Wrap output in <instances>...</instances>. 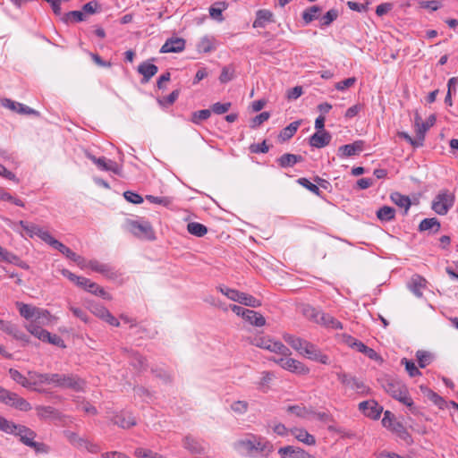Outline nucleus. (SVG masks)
Returning a JSON list of instances; mask_svg holds the SVG:
<instances>
[{
	"label": "nucleus",
	"mask_w": 458,
	"mask_h": 458,
	"mask_svg": "<svg viewBox=\"0 0 458 458\" xmlns=\"http://www.w3.org/2000/svg\"><path fill=\"white\" fill-rule=\"evenodd\" d=\"M113 421L123 428H129L136 424L135 418L130 413L116 414Z\"/></svg>",
	"instance_id": "c85d7f7f"
},
{
	"label": "nucleus",
	"mask_w": 458,
	"mask_h": 458,
	"mask_svg": "<svg viewBox=\"0 0 458 458\" xmlns=\"http://www.w3.org/2000/svg\"><path fill=\"white\" fill-rule=\"evenodd\" d=\"M338 17V11L331 9L321 18V26H329Z\"/></svg>",
	"instance_id": "5fc2aeb1"
},
{
	"label": "nucleus",
	"mask_w": 458,
	"mask_h": 458,
	"mask_svg": "<svg viewBox=\"0 0 458 458\" xmlns=\"http://www.w3.org/2000/svg\"><path fill=\"white\" fill-rule=\"evenodd\" d=\"M243 318L255 327H263L266 324L265 318L259 312L248 310Z\"/></svg>",
	"instance_id": "2f4dec72"
},
{
	"label": "nucleus",
	"mask_w": 458,
	"mask_h": 458,
	"mask_svg": "<svg viewBox=\"0 0 458 458\" xmlns=\"http://www.w3.org/2000/svg\"><path fill=\"white\" fill-rule=\"evenodd\" d=\"M185 48V40L182 38H168L160 48V53H180Z\"/></svg>",
	"instance_id": "dca6fc26"
},
{
	"label": "nucleus",
	"mask_w": 458,
	"mask_h": 458,
	"mask_svg": "<svg viewBox=\"0 0 458 458\" xmlns=\"http://www.w3.org/2000/svg\"><path fill=\"white\" fill-rule=\"evenodd\" d=\"M0 330L6 333L7 335H12L16 340L25 343L29 342L28 335L23 331H21L17 325L10 321L0 319Z\"/></svg>",
	"instance_id": "f8f14e48"
},
{
	"label": "nucleus",
	"mask_w": 458,
	"mask_h": 458,
	"mask_svg": "<svg viewBox=\"0 0 458 458\" xmlns=\"http://www.w3.org/2000/svg\"><path fill=\"white\" fill-rule=\"evenodd\" d=\"M234 448L250 457L261 458H267L274 450L273 445L268 440L256 435H249L237 440Z\"/></svg>",
	"instance_id": "f03ea898"
},
{
	"label": "nucleus",
	"mask_w": 458,
	"mask_h": 458,
	"mask_svg": "<svg viewBox=\"0 0 458 458\" xmlns=\"http://www.w3.org/2000/svg\"><path fill=\"white\" fill-rule=\"evenodd\" d=\"M436 122L435 115H430L426 122H422L421 117L419 114H416L414 117V125L416 128V134L421 143L423 144L425 140L426 131L434 125Z\"/></svg>",
	"instance_id": "4468645a"
},
{
	"label": "nucleus",
	"mask_w": 458,
	"mask_h": 458,
	"mask_svg": "<svg viewBox=\"0 0 458 458\" xmlns=\"http://www.w3.org/2000/svg\"><path fill=\"white\" fill-rule=\"evenodd\" d=\"M214 38L204 36L197 43L196 48L199 53H209L214 49Z\"/></svg>",
	"instance_id": "72a5a7b5"
},
{
	"label": "nucleus",
	"mask_w": 458,
	"mask_h": 458,
	"mask_svg": "<svg viewBox=\"0 0 458 458\" xmlns=\"http://www.w3.org/2000/svg\"><path fill=\"white\" fill-rule=\"evenodd\" d=\"M301 161H303L302 156L290 153L284 154L277 159L278 165L283 168L293 167Z\"/></svg>",
	"instance_id": "bb28decb"
},
{
	"label": "nucleus",
	"mask_w": 458,
	"mask_h": 458,
	"mask_svg": "<svg viewBox=\"0 0 458 458\" xmlns=\"http://www.w3.org/2000/svg\"><path fill=\"white\" fill-rule=\"evenodd\" d=\"M266 350L272 352L281 354L282 356H290L292 354L290 349L283 344L281 342L270 340L267 346H265Z\"/></svg>",
	"instance_id": "473e14b6"
},
{
	"label": "nucleus",
	"mask_w": 458,
	"mask_h": 458,
	"mask_svg": "<svg viewBox=\"0 0 458 458\" xmlns=\"http://www.w3.org/2000/svg\"><path fill=\"white\" fill-rule=\"evenodd\" d=\"M286 411L302 419H307L313 413V411L307 409L303 405H290L286 408Z\"/></svg>",
	"instance_id": "c9c22d12"
},
{
	"label": "nucleus",
	"mask_w": 458,
	"mask_h": 458,
	"mask_svg": "<svg viewBox=\"0 0 458 458\" xmlns=\"http://www.w3.org/2000/svg\"><path fill=\"white\" fill-rule=\"evenodd\" d=\"M43 342L49 343V344H51L53 345H55V346L61 347V348H65L66 347V345L64 344V340L59 335H52L48 331L46 332L45 337L43 339Z\"/></svg>",
	"instance_id": "3c124183"
},
{
	"label": "nucleus",
	"mask_w": 458,
	"mask_h": 458,
	"mask_svg": "<svg viewBox=\"0 0 458 458\" xmlns=\"http://www.w3.org/2000/svg\"><path fill=\"white\" fill-rule=\"evenodd\" d=\"M420 231L432 230L433 232H438L440 229V223L435 217L423 219L420 225Z\"/></svg>",
	"instance_id": "4c0bfd02"
},
{
	"label": "nucleus",
	"mask_w": 458,
	"mask_h": 458,
	"mask_svg": "<svg viewBox=\"0 0 458 458\" xmlns=\"http://www.w3.org/2000/svg\"><path fill=\"white\" fill-rule=\"evenodd\" d=\"M226 7H227V4L225 2L216 3L214 5H212L209 8V15L211 16V18H213L218 21H224L222 12L224 10H225Z\"/></svg>",
	"instance_id": "58836bf2"
},
{
	"label": "nucleus",
	"mask_w": 458,
	"mask_h": 458,
	"mask_svg": "<svg viewBox=\"0 0 458 458\" xmlns=\"http://www.w3.org/2000/svg\"><path fill=\"white\" fill-rule=\"evenodd\" d=\"M9 375L13 380L22 386L23 387H31L33 385V380H30L25 377L20 371L15 369H9Z\"/></svg>",
	"instance_id": "f704fd0d"
},
{
	"label": "nucleus",
	"mask_w": 458,
	"mask_h": 458,
	"mask_svg": "<svg viewBox=\"0 0 458 458\" xmlns=\"http://www.w3.org/2000/svg\"><path fill=\"white\" fill-rule=\"evenodd\" d=\"M416 357L418 360L419 366L420 368H425L426 366H428L432 359L430 353L424 351H418L416 353Z\"/></svg>",
	"instance_id": "6e6d98bb"
},
{
	"label": "nucleus",
	"mask_w": 458,
	"mask_h": 458,
	"mask_svg": "<svg viewBox=\"0 0 458 458\" xmlns=\"http://www.w3.org/2000/svg\"><path fill=\"white\" fill-rule=\"evenodd\" d=\"M187 231L194 236L203 237L208 233V228L200 223L191 222L187 225Z\"/></svg>",
	"instance_id": "e433bc0d"
},
{
	"label": "nucleus",
	"mask_w": 458,
	"mask_h": 458,
	"mask_svg": "<svg viewBox=\"0 0 458 458\" xmlns=\"http://www.w3.org/2000/svg\"><path fill=\"white\" fill-rule=\"evenodd\" d=\"M291 435H293L298 441L308 445H314L316 444V438L313 435L310 434L306 429L300 428H293L290 429Z\"/></svg>",
	"instance_id": "4be33fe9"
},
{
	"label": "nucleus",
	"mask_w": 458,
	"mask_h": 458,
	"mask_svg": "<svg viewBox=\"0 0 458 458\" xmlns=\"http://www.w3.org/2000/svg\"><path fill=\"white\" fill-rule=\"evenodd\" d=\"M16 306L21 316L26 319H32L38 312H41L38 308L22 302H16Z\"/></svg>",
	"instance_id": "7c9ffc66"
},
{
	"label": "nucleus",
	"mask_w": 458,
	"mask_h": 458,
	"mask_svg": "<svg viewBox=\"0 0 458 458\" xmlns=\"http://www.w3.org/2000/svg\"><path fill=\"white\" fill-rule=\"evenodd\" d=\"M298 183L317 196H321V191L318 186L310 182L307 178H300L298 180Z\"/></svg>",
	"instance_id": "864d4df0"
},
{
	"label": "nucleus",
	"mask_w": 458,
	"mask_h": 458,
	"mask_svg": "<svg viewBox=\"0 0 458 458\" xmlns=\"http://www.w3.org/2000/svg\"><path fill=\"white\" fill-rule=\"evenodd\" d=\"M0 430L6 434L19 437L20 441L21 442L22 437L29 432V428L24 425L15 424L14 422L0 416Z\"/></svg>",
	"instance_id": "9b49d317"
},
{
	"label": "nucleus",
	"mask_w": 458,
	"mask_h": 458,
	"mask_svg": "<svg viewBox=\"0 0 458 458\" xmlns=\"http://www.w3.org/2000/svg\"><path fill=\"white\" fill-rule=\"evenodd\" d=\"M26 328L31 335L43 341L47 330L39 327L36 321L30 322L26 326Z\"/></svg>",
	"instance_id": "de8ad7c7"
},
{
	"label": "nucleus",
	"mask_w": 458,
	"mask_h": 458,
	"mask_svg": "<svg viewBox=\"0 0 458 458\" xmlns=\"http://www.w3.org/2000/svg\"><path fill=\"white\" fill-rule=\"evenodd\" d=\"M398 136L406 141H408L413 148H419L423 146L418 136L416 135V138H411L407 132L405 131H400L398 132Z\"/></svg>",
	"instance_id": "69168bd1"
},
{
	"label": "nucleus",
	"mask_w": 458,
	"mask_h": 458,
	"mask_svg": "<svg viewBox=\"0 0 458 458\" xmlns=\"http://www.w3.org/2000/svg\"><path fill=\"white\" fill-rule=\"evenodd\" d=\"M273 21V13L269 10H259L253 22L254 28H265L268 22Z\"/></svg>",
	"instance_id": "a878e982"
},
{
	"label": "nucleus",
	"mask_w": 458,
	"mask_h": 458,
	"mask_svg": "<svg viewBox=\"0 0 458 458\" xmlns=\"http://www.w3.org/2000/svg\"><path fill=\"white\" fill-rule=\"evenodd\" d=\"M29 376L33 380V385H53L55 387L72 389L73 391H81L85 382L73 374H58V373H38L36 371H29Z\"/></svg>",
	"instance_id": "f257e3e1"
},
{
	"label": "nucleus",
	"mask_w": 458,
	"mask_h": 458,
	"mask_svg": "<svg viewBox=\"0 0 458 458\" xmlns=\"http://www.w3.org/2000/svg\"><path fill=\"white\" fill-rule=\"evenodd\" d=\"M301 312L305 318L308 319L317 323L318 318L319 317L320 310L310 305H303L301 308Z\"/></svg>",
	"instance_id": "49530a36"
},
{
	"label": "nucleus",
	"mask_w": 458,
	"mask_h": 458,
	"mask_svg": "<svg viewBox=\"0 0 458 458\" xmlns=\"http://www.w3.org/2000/svg\"><path fill=\"white\" fill-rule=\"evenodd\" d=\"M20 226L26 231V233L30 235V237H33L38 234V230H39V226L34 224H30L25 221L21 220L19 222Z\"/></svg>",
	"instance_id": "bf43d9fd"
},
{
	"label": "nucleus",
	"mask_w": 458,
	"mask_h": 458,
	"mask_svg": "<svg viewBox=\"0 0 458 458\" xmlns=\"http://www.w3.org/2000/svg\"><path fill=\"white\" fill-rule=\"evenodd\" d=\"M332 136L327 131H319L310 137L309 142L311 147L321 148L327 146L331 141Z\"/></svg>",
	"instance_id": "f3484780"
},
{
	"label": "nucleus",
	"mask_w": 458,
	"mask_h": 458,
	"mask_svg": "<svg viewBox=\"0 0 458 458\" xmlns=\"http://www.w3.org/2000/svg\"><path fill=\"white\" fill-rule=\"evenodd\" d=\"M18 259L19 258L16 255L9 252L0 245V261L15 263Z\"/></svg>",
	"instance_id": "680f3d73"
},
{
	"label": "nucleus",
	"mask_w": 458,
	"mask_h": 458,
	"mask_svg": "<svg viewBox=\"0 0 458 458\" xmlns=\"http://www.w3.org/2000/svg\"><path fill=\"white\" fill-rule=\"evenodd\" d=\"M36 436V433L29 428V432H27V434L22 437L21 443L33 448L38 453L47 452V446L45 444L34 441Z\"/></svg>",
	"instance_id": "5701e85b"
},
{
	"label": "nucleus",
	"mask_w": 458,
	"mask_h": 458,
	"mask_svg": "<svg viewBox=\"0 0 458 458\" xmlns=\"http://www.w3.org/2000/svg\"><path fill=\"white\" fill-rule=\"evenodd\" d=\"M281 458H309L310 454L300 447L286 445L278 449Z\"/></svg>",
	"instance_id": "6ab92c4d"
},
{
	"label": "nucleus",
	"mask_w": 458,
	"mask_h": 458,
	"mask_svg": "<svg viewBox=\"0 0 458 458\" xmlns=\"http://www.w3.org/2000/svg\"><path fill=\"white\" fill-rule=\"evenodd\" d=\"M363 149V141L357 140L352 144L343 145L338 148V156L340 157H347L358 155Z\"/></svg>",
	"instance_id": "aec40b11"
},
{
	"label": "nucleus",
	"mask_w": 458,
	"mask_h": 458,
	"mask_svg": "<svg viewBox=\"0 0 458 458\" xmlns=\"http://www.w3.org/2000/svg\"><path fill=\"white\" fill-rule=\"evenodd\" d=\"M424 393L428 398L431 400L436 405H437L439 408H443L445 400L440 395L427 387L425 388Z\"/></svg>",
	"instance_id": "13d9d810"
},
{
	"label": "nucleus",
	"mask_w": 458,
	"mask_h": 458,
	"mask_svg": "<svg viewBox=\"0 0 458 458\" xmlns=\"http://www.w3.org/2000/svg\"><path fill=\"white\" fill-rule=\"evenodd\" d=\"M273 361L278 364L284 369L295 374L306 375L310 372V369L302 362L290 358V356H283L279 359H273Z\"/></svg>",
	"instance_id": "1a4fd4ad"
},
{
	"label": "nucleus",
	"mask_w": 458,
	"mask_h": 458,
	"mask_svg": "<svg viewBox=\"0 0 458 458\" xmlns=\"http://www.w3.org/2000/svg\"><path fill=\"white\" fill-rule=\"evenodd\" d=\"M126 229L138 238L154 240L155 233L151 225L147 221L128 219L125 222Z\"/></svg>",
	"instance_id": "0eeeda50"
},
{
	"label": "nucleus",
	"mask_w": 458,
	"mask_h": 458,
	"mask_svg": "<svg viewBox=\"0 0 458 458\" xmlns=\"http://www.w3.org/2000/svg\"><path fill=\"white\" fill-rule=\"evenodd\" d=\"M84 14L81 11H71L66 13H64L61 21L64 23H69L71 21L80 22L84 21Z\"/></svg>",
	"instance_id": "a19ab883"
},
{
	"label": "nucleus",
	"mask_w": 458,
	"mask_h": 458,
	"mask_svg": "<svg viewBox=\"0 0 458 458\" xmlns=\"http://www.w3.org/2000/svg\"><path fill=\"white\" fill-rule=\"evenodd\" d=\"M301 124L300 121H295L291 123L288 126H286L280 133V137L284 140L291 139L294 133L297 131L299 126Z\"/></svg>",
	"instance_id": "a18cd8bd"
},
{
	"label": "nucleus",
	"mask_w": 458,
	"mask_h": 458,
	"mask_svg": "<svg viewBox=\"0 0 458 458\" xmlns=\"http://www.w3.org/2000/svg\"><path fill=\"white\" fill-rule=\"evenodd\" d=\"M98 167L103 171H112L116 174H120L122 168L116 162L106 159V157H98Z\"/></svg>",
	"instance_id": "c756f323"
},
{
	"label": "nucleus",
	"mask_w": 458,
	"mask_h": 458,
	"mask_svg": "<svg viewBox=\"0 0 458 458\" xmlns=\"http://www.w3.org/2000/svg\"><path fill=\"white\" fill-rule=\"evenodd\" d=\"M391 200L398 207L403 208V215H407L411 202L408 196L403 195L399 192H394L390 196Z\"/></svg>",
	"instance_id": "cd10ccee"
},
{
	"label": "nucleus",
	"mask_w": 458,
	"mask_h": 458,
	"mask_svg": "<svg viewBox=\"0 0 458 458\" xmlns=\"http://www.w3.org/2000/svg\"><path fill=\"white\" fill-rule=\"evenodd\" d=\"M87 292L94 294V295H97V296H100L102 297L103 299H106V300H110L111 299V296L108 293H106L104 288H102L101 286H99L98 284L94 283V282H91L88 284V288L86 290Z\"/></svg>",
	"instance_id": "37998d69"
},
{
	"label": "nucleus",
	"mask_w": 458,
	"mask_h": 458,
	"mask_svg": "<svg viewBox=\"0 0 458 458\" xmlns=\"http://www.w3.org/2000/svg\"><path fill=\"white\" fill-rule=\"evenodd\" d=\"M211 115V110L202 109L192 113L191 121L193 123L199 124L202 121L208 119Z\"/></svg>",
	"instance_id": "8fccbe9b"
},
{
	"label": "nucleus",
	"mask_w": 458,
	"mask_h": 458,
	"mask_svg": "<svg viewBox=\"0 0 458 458\" xmlns=\"http://www.w3.org/2000/svg\"><path fill=\"white\" fill-rule=\"evenodd\" d=\"M321 12V8L318 5H313L310 8H307L302 13V20L305 24L310 23L313 20L317 18L318 13Z\"/></svg>",
	"instance_id": "79ce46f5"
},
{
	"label": "nucleus",
	"mask_w": 458,
	"mask_h": 458,
	"mask_svg": "<svg viewBox=\"0 0 458 458\" xmlns=\"http://www.w3.org/2000/svg\"><path fill=\"white\" fill-rule=\"evenodd\" d=\"M346 344L352 348H356L357 351L364 353L367 357H369L371 360H377L380 358L375 350L368 347L362 342H360L352 336L347 337Z\"/></svg>",
	"instance_id": "2eb2a0df"
},
{
	"label": "nucleus",
	"mask_w": 458,
	"mask_h": 458,
	"mask_svg": "<svg viewBox=\"0 0 458 458\" xmlns=\"http://www.w3.org/2000/svg\"><path fill=\"white\" fill-rule=\"evenodd\" d=\"M36 411L38 416L43 420L55 417L57 414V411L52 406H38Z\"/></svg>",
	"instance_id": "c03bdc74"
},
{
	"label": "nucleus",
	"mask_w": 458,
	"mask_h": 458,
	"mask_svg": "<svg viewBox=\"0 0 458 458\" xmlns=\"http://www.w3.org/2000/svg\"><path fill=\"white\" fill-rule=\"evenodd\" d=\"M231 107V103H215L211 106V111L214 112L216 114H222L226 113Z\"/></svg>",
	"instance_id": "e2e57ef3"
},
{
	"label": "nucleus",
	"mask_w": 458,
	"mask_h": 458,
	"mask_svg": "<svg viewBox=\"0 0 458 458\" xmlns=\"http://www.w3.org/2000/svg\"><path fill=\"white\" fill-rule=\"evenodd\" d=\"M234 77V71L232 67L225 66L222 69L221 74L219 76V81L221 83H226L232 81Z\"/></svg>",
	"instance_id": "052dcab7"
},
{
	"label": "nucleus",
	"mask_w": 458,
	"mask_h": 458,
	"mask_svg": "<svg viewBox=\"0 0 458 458\" xmlns=\"http://www.w3.org/2000/svg\"><path fill=\"white\" fill-rule=\"evenodd\" d=\"M270 117V114L268 112H262L261 114L256 115L252 120L250 123L251 128H257L260 124H262L264 122L268 120Z\"/></svg>",
	"instance_id": "0e129e2a"
},
{
	"label": "nucleus",
	"mask_w": 458,
	"mask_h": 458,
	"mask_svg": "<svg viewBox=\"0 0 458 458\" xmlns=\"http://www.w3.org/2000/svg\"><path fill=\"white\" fill-rule=\"evenodd\" d=\"M123 197L125 198V199L127 201L133 203V204H140V203L143 202L142 197L133 191H125L123 193Z\"/></svg>",
	"instance_id": "774afa93"
},
{
	"label": "nucleus",
	"mask_w": 458,
	"mask_h": 458,
	"mask_svg": "<svg viewBox=\"0 0 458 458\" xmlns=\"http://www.w3.org/2000/svg\"><path fill=\"white\" fill-rule=\"evenodd\" d=\"M248 408H249V403L246 401L238 400V401H234L231 404V410L238 415H242V414L246 413L248 411Z\"/></svg>",
	"instance_id": "603ef678"
},
{
	"label": "nucleus",
	"mask_w": 458,
	"mask_h": 458,
	"mask_svg": "<svg viewBox=\"0 0 458 458\" xmlns=\"http://www.w3.org/2000/svg\"><path fill=\"white\" fill-rule=\"evenodd\" d=\"M336 377L338 380L346 387L355 390L360 394H367L369 392V388L365 386V384L351 374L339 371L336 372Z\"/></svg>",
	"instance_id": "9d476101"
},
{
	"label": "nucleus",
	"mask_w": 458,
	"mask_h": 458,
	"mask_svg": "<svg viewBox=\"0 0 458 458\" xmlns=\"http://www.w3.org/2000/svg\"><path fill=\"white\" fill-rule=\"evenodd\" d=\"M454 197L447 191L439 192L432 202V209L438 215H445L453 207Z\"/></svg>",
	"instance_id": "6e6552de"
},
{
	"label": "nucleus",
	"mask_w": 458,
	"mask_h": 458,
	"mask_svg": "<svg viewBox=\"0 0 458 458\" xmlns=\"http://www.w3.org/2000/svg\"><path fill=\"white\" fill-rule=\"evenodd\" d=\"M219 291L228 299L239 302L242 305L257 308L261 306V301L250 294L240 292L228 287H219Z\"/></svg>",
	"instance_id": "423d86ee"
},
{
	"label": "nucleus",
	"mask_w": 458,
	"mask_h": 458,
	"mask_svg": "<svg viewBox=\"0 0 458 458\" xmlns=\"http://www.w3.org/2000/svg\"><path fill=\"white\" fill-rule=\"evenodd\" d=\"M134 455L138 458H164L162 455L152 452L151 450L137 448Z\"/></svg>",
	"instance_id": "4d7b16f0"
},
{
	"label": "nucleus",
	"mask_w": 458,
	"mask_h": 458,
	"mask_svg": "<svg viewBox=\"0 0 458 458\" xmlns=\"http://www.w3.org/2000/svg\"><path fill=\"white\" fill-rule=\"evenodd\" d=\"M395 210L394 208L383 206L377 211V217L383 222H388L394 218Z\"/></svg>",
	"instance_id": "ea45409f"
},
{
	"label": "nucleus",
	"mask_w": 458,
	"mask_h": 458,
	"mask_svg": "<svg viewBox=\"0 0 458 458\" xmlns=\"http://www.w3.org/2000/svg\"><path fill=\"white\" fill-rule=\"evenodd\" d=\"M378 382L381 387L393 398L411 409L413 407V401L409 395L408 388L403 383L390 377H384L378 379Z\"/></svg>",
	"instance_id": "20e7f679"
},
{
	"label": "nucleus",
	"mask_w": 458,
	"mask_h": 458,
	"mask_svg": "<svg viewBox=\"0 0 458 458\" xmlns=\"http://www.w3.org/2000/svg\"><path fill=\"white\" fill-rule=\"evenodd\" d=\"M157 65L143 62L138 66V72L142 75L141 83H147L157 72Z\"/></svg>",
	"instance_id": "412c9836"
},
{
	"label": "nucleus",
	"mask_w": 458,
	"mask_h": 458,
	"mask_svg": "<svg viewBox=\"0 0 458 458\" xmlns=\"http://www.w3.org/2000/svg\"><path fill=\"white\" fill-rule=\"evenodd\" d=\"M410 291L417 297L423 295V289L426 287V280L419 275L413 276L408 283Z\"/></svg>",
	"instance_id": "393cba45"
},
{
	"label": "nucleus",
	"mask_w": 458,
	"mask_h": 458,
	"mask_svg": "<svg viewBox=\"0 0 458 458\" xmlns=\"http://www.w3.org/2000/svg\"><path fill=\"white\" fill-rule=\"evenodd\" d=\"M355 82H356V78L355 77H350V78H347V79H345L344 81H341L337 82L335 84V89L337 90L344 91L346 89L353 86Z\"/></svg>",
	"instance_id": "338daca9"
},
{
	"label": "nucleus",
	"mask_w": 458,
	"mask_h": 458,
	"mask_svg": "<svg viewBox=\"0 0 458 458\" xmlns=\"http://www.w3.org/2000/svg\"><path fill=\"white\" fill-rule=\"evenodd\" d=\"M0 402L21 411L31 410V405L26 399L3 386H0Z\"/></svg>",
	"instance_id": "39448f33"
},
{
	"label": "nucleus",
	"mask_w": 458,
	"mask_h": 458,
	"mask_svg": "<svg viewBox=\"0 0 458 458\" xmlns=\"http://www.w3.org/2000/svg\"><path fill=\"white\" fill-rule=\"evenodd\" d=\"M182 446L192 454H203L205 448L202 444L191 435H187L182 439Z\"/></svg>",
	"instance_id": "a211bd4d"
},
{
	"label": "nucleus",
	"mask_w": 458,
	"mask_h": 458,
	"mask_svg": "<svg viewBox=\"0 0 458 458\" xmlns=\"http://www.w3.org/2000/svg\"><path fill=\"white\" fill-rule=\"evenodd\" d=\"M401 364L404 365L405 369L408 372L410 377H413L421 375V372L420 371V369L417 368V366L415 365V363L412 360H410L406 358H403L401 360Z\"/></svg>",
	"instance_id": "09e8293b"
},
{
	"label": "nucleus",
	"mask_w": 458,
	"mask_h": 458,
	"mask_svg": "<svg viewBox=\"0 0 458 458\" xmlns=\"http://www.w3.org/2000/svg\"><path fill=\"white\" fill-rule=\"evenodd\" d=\"M87 266L91 270L100 273L106 277L113 278L115 276V273L114 272L113 268L107 264L101 263L94 259L89 260Z\"/></svg>",
	"instance_id": "b1692460"
},
{
	"label": "nucleus",
	"mask_w": 458,
	"mask_h": 458,
	"mask_svg": "<svg viewBox=\"0 0 458 458\" xmlns=\"http://www.w3.org/2000/svg\"><path fill=\"white\" fill-rule=\"evenodd\" d=\"M359 409L364 413L365 416L373 420L378 419L383 411V407L374 400L360 403Z\"/></svg>",
	"instance_id": "ddd939ff"
},
{
	"label": "nucleus",
	"mask_w": 458,
	"mask_h": 458,
	"mask_svg": "<svg viewBox=\"0 0 458 458\" xmlns=\"http://www.w3.org/2000/svg\"><path fill=\"white\" fill-rule=\"evenodd\" d=\"M284 340L299 353L306 356L310 360L322 364H327L329 362V358L327 355L323 354L313 344L304 339L285 334Z\"/></svg>",
	"instance_id": "7ed1b4c3"
}]
</instances>
